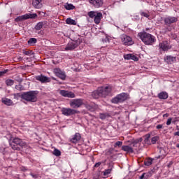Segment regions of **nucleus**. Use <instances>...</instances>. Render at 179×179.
<instances>
[{
    "label": "nucleus",
    "mask_w": 179,
    "mask_h": 179,
    "mask_svg": "<svg viewBox=\"0 0 179 179\" xmlns=\"http://www.w3.org/2000/svg\"><path fill=\"white\" fill-rule=\"evenodd\" d=\"M138 37L143 41V43H144V44H145V45H152V44L156 41V37H155V36L147 33L145 31L139 32L138 34Z\"/></svg>",
    "instance_id": "1"
},
{
    "label": "nucleus",
    "mask_w": 179,
    "mask_h": 179,
    "mask_svg": "<svg viewBox=\"0 0 179 179\" xmlns=\"http://www.w3.org/2000/svg\"><path fill=\"white\" fill-rule=\"evenodd\" d=\"M111 93L110 87H102L97 89L92 93L94 99H99V97H107Z\"/></svg>",
    "instance_id": "2"
},
{
    "label": "nucleus",
    "mask_w": 179,
    "mask_h": 179,
    "mask_svg": "<svg viewBox=\"0 0 179 179\" xmlns=\"http://www.w3.org/2000/svg\"><path fill=\"white\" fill-rule=\"evenodd\" d=\"M21 97L23 100H26V101H31V103L37 101V93L36 91L24 92L21 95Z\"/></svg>",
    "instance_id": "3"
},
{
    "label": "nucleus",
    "mask_w": 179,
    "mask_h": 179,
    "mask_svg": "<svg viewBox=\"0 0 179 179\" xmlns=\"http://www.w3.org/2000/svg\"><path fill=\"white\" fill-rule=\"evenodd\" d=\"M140 142H142V138L134 141L130 145H123L122 147V150H124V152H127V153H134V148H135V146H138L136 145Z\"/></svg>",
    "instance_id": "4"
},
{
    "label": "nucleus",
    "mask_w": 179,
    "mask_h": 179,
    "mask_svg": "<svg viewBox=\"0 0 179 179\" xmlns=\"http://www.w3.org/2000/svg\"><path fill=\"white\" fill-rule=\"evenodd\" d=\"M128 99H129V95L127 93L123 92L113 98L111 100V102L114 104H118V103H122L125 101V100H128Z\"/></svg>",
    "instance_id": "5"
},
{
    "label": "nucleus",
    "mask_w": 179,
    "mask_h": 179,
    "mask_svg": "<svg viewBox=\"0 0 179 179\" xmlns=\"http://www.w3.org/2000/svg\"><path fill=\"white\" fill-rule=\"evenodd\" d=\"M88 16L91 18L94 17V21L96 24H99L103 18V13L96 11H90L88 13Z\"/></svg>",
    "instance_id": "6"
},
{
    "label": "nucleus",
    "mask_w": 179,
    "mask_h": 179,
    "mask_svg": "<svg viewBox=\"0 0 179 179\" xmlns=\"http://www.w3.org/2000/svg\"><path fill=\"white\" fill-rule=\"evenodd\" d=\"M83 104H84V102L83 99H71L69 102L70 107L74 109L80 108V107H82Z\"/></svg>",
    "instance_id": "7"
},
{
    "label": "nucleus",
    "mask_w": 179,
    "mask_h": 179,
    "mask_svg": "<svg viewBox=\"0 0 179 179\" xmlns=\"http://www.w3.org/2000/svg\"><path fill=\"white\" fill-rule=\"evenodd\" d=\"M121 41L124 45H132L134 44V41L131 36L127 34H122L120 36Z\"/></svg>",
    "instance_id": "8"
},
{
    "label": "nucleus",
    "mask_w": 179,
    "mask_h": 179,
    "mask_svg": "<svg viewBox=\"0 0 179 179\" xmlns=\"http://www.w3.org/2000/svg\"><path fill=\"white\" fill-rule=\"evenodd\" d=\"M79 113L76 109H72L71 108H62V114L63 115H66V117H69L71 115H73L75 114H78Z\"/></svg>",
    "instance_id": "9"
},
{
    "label": "nucleus",
    "mask_w": 179,
    "mask_h": 179,
    "mask_svg": "<svg viewBox=\"0 0 179 179\" xmlns=\"http://www.w3.org/2000/svg\"><path fill=\"white\" fill-rule=\"evenodd\" d=\"M37 17V14H25L22 16L17 17L15 19V22H23V20H27V19H36Z\"/></svg>",
    "instance_id": "10"
},
{
    "label": "nucleus",
    "mask_w": 179,
    "mask_h": 179,
    "mask_svg": "<svg viewBox=\"0 0 179 179\" xmlns=\"http://www.w3.org/2000/svg\"><path fill=\"white\" fill-rule=\"evenodd\" d=\"M80 45V40L73 41L69 42L66 47L65 48L66 51H72V50H75V48H78V45Z\"/></svg>",
    "instance_id": "11"
},
{
    "label": "nucleus",
    "mask_w": 179,
    "mask_h": 179,
    "mask_svg": "<svg viewBox=\"0 0 179 179\" xmlns=\"http://www.w3.org/2000/svg\"><path fill=\"white\" fill-rule=\"evenodd\" d=\"M159 48H161L162 51H169V50L171 49V45H169L167 41H164L159 43Z\"/></svg>",
    "instance_id": "12"
},
{
    "label": "nucleus",
    "mask_w": 179,
    "mask_h": 179,
    "mask_svg": "<svg viewBox=\"0 0 179 179\" xmlns=\"http://www.w3.org/2000/svg\"><path fill=\"white\" fill-rule=\"evenodd\" d=\"M54 73H55L56 76H58V78H59L62 80H65V78H66V75H65V72L62 71V70L59 69H55Z\"/></svg>",
    "instance_id": "13"
},
{
    "label": "nucleus",
    "mask_w": 179,
    "mask_h": 179,
    "mask_svg": "<svg viewBox=\"0 0 179 179\" xmlns=\"http://www.w3.org/2000/svg\"><path fill=\"white\" fill-rule=\"evenodd\" d=\"M90 5H92L94 8H101L103 6V0H88Z\"/></svg>",
    "instance_id": "14"
},
{
    "label": "nucleus",
    "mask_w": 179,
    "mask_h": 179,
    "mask_svg": "<svg viewBox=\"0 0 179 179\" xmlns=\"http://www.w3.org/2000/svg\"><path fill=\"white\" fill-rule=\"evenodd\" d=\"M178 20V19L176 17H167L164 18V22L165 24L169 25L177 22Z\"/></svg>",
    "instance_id": "15"
},
{
    "label": "nucleus",
    "mask_w": 179,
    "mask_h": 179,
    "mask_svg": "<svg viewBox=\"0 0 179 179\" xmlns=\"http://www.w3.org/2000/svg\"><path fill=\"white\" fill-rule=\"evenodd\" d=\"M36 80L41 82V83H48V82H50V78L43 75L36 76Z\"/></svg>",
    "instance_id": "16"
},
{
    "label": "nucleus",
    "mask_w": 179,
    "mask_h": 179,
    "mask_svg": "<svg viewBox=\"0 0 179 179\" xmlns=\"http://www.w3.org/2000/svg\"><path fill=\"white\" fill-rule=\"evenodd\" d=\"M80 138H82L80 134L76 133L75 135H73L72 138L70 139V142H71V143H78V142L80 141Z\"/></svg>",
    "instance_id": "17"
},
{
    "label": "nucleus",
    "mask_w": 179,
    "mask_h": 179,
    "mask_svg": "<svg viewBox=\"0 0 179 179\" xmlns=\"http://www.w3.org/2000/svg\"><path fill=\"white\" fill-rule=\"evenodd\" d=\"M41 2H43V0H34L32 5L36 9H41V8H43V3Z\"/></svg>",
    "instance_id": "18"
},
{
    "label": "nucleus",
    "mask_w": 179,
    "mask_h": 179,
    "mask_svg": "<svg viewBox=\"0 0 179 179\" xmlns=\"http://www.w3.org/2000/svg\"><path fill=\"white\" fill-rule=\"evenodd\" d=\"M158 99L160 100H167L169 99V94L166 92H162L158 94Z\"/></svg>",
    "instance_id": "19"
},
{
    "label": "nucleus",
    "mask_w": 179,
    "mask_h": 179,
    "mask_svg": "<svg viewBox=\"0 0 179 179\" xmlns=\"http://www.w3.org/2000/svg\"><path fill=\"white\" fill-rule=\"evenodd\" d=\"M1 101L3 104L6 106H13V101L12 99L8 98H3L1 99Z\"/></svg>",
    "instance_id": "20"
},
{
    "label": "nucleus",
    "mask_w": 179,
    "mask_h": 179,
    "mask_svg": "<svg viewBox=\"0 0 179 179\" xmlns=\"http://www.w3.org/2000/svg\"><path fill=\"white\" fill-rule=\"evenodd\" d=\"M165 61L167 64H173V62H176V57L173 56H166Z\"/></svg>",
    "instance_id": "21"
},
{
    "label": "nucleus",
    "mask_w": 179,
    "mask_h": 179,
    "mask_svg": "<svg viewBox=\"0 0 179 179\" xmlns=\"http://www.w3.org/2000/svg\"><path fill=\"white\" fill-rule=\"evenodd\" d=\"M85 108L89 111H94L96 110V105L94 103H89L85 105Z\"/></svg>",
    "instance_id": "22"
},
{
    "label": "nucleus",
    "mask_w": 179,
    "mask_h": 179,
    "mask_svg": "<svg viewBox=\"0 0 179 179\" xmlns=\"http://www.w3.org/2000/svg\"><path fill=\"white\" fill-rule=\"evenodd\" d=\"M13 143H15V145H19V146H23V141L19 138H13Z\"/></svg>",
    "instance_id": "23"
},
{
    "label": "nucleus",
    "mask_w": 179,
    "mask_h": 179,
    "mask_svg": "<svg viewBox=\"0 0 179 179\" xmlns=\"http://www.w3.org/2000/svg\"><path fill=\"white\" fill-rule=\"evenodd\" d=\"M144 143L145 145H152V143L150 141V134L145 135V138L144 139Z\"/></svg>",
    "instance_id": "24"
},
{
    "label": "nucleus",
    "mask_w": 179,
    "mask_h": 179,
    "mask_svg": "<svg viewBox=\"0 0 179 179\" xmlns=\"http://www.w3.org/2000/svg\"><path fill=\"white\" fill-rule=\"evenodd\" d=\"M44 26V22H40L35 26V30H41Z\"/></svg>",
    "instance_id": "25"
},
{
    "label": "nucleus",
    "mask_w": 179,
    "mask_h": 179,
    "mask_svg": "<svg viewBox=\"0 0 179 179\" xmlns=\"http://www.w3.org/2000/svg\"><path fill=\"white\" fill-rule=\"evenodd\" d=\"M110 117V114L108 113H100L99 115V118L101 120H106V118H108Z\"/></svg>",
    "instance_id": "26"
},
{
    "label": "nucleus",
    "mask_w": 179,
    "mask_h": 179,
    "mask_svg": "<svg viewBox=\"0 0 179 179\" xmlns=\"http://www.w3.org/2000/svg\"><path fill=\"white\" fill-rule=\"evenodd\" d=\"M65 9H66L67 10H72L73 9H75V6H73L72 4H69V3H66V5L64 6Z\"/></svg>",
    "instance_id": "27"
},
{
    "label": "nucleus",
    "mask_w": 179,
    "mask_h": 179,
    "mask_svg": "<svg viewBox=\"0 0 179 179\" xmlns=\"http://www.w3.org/2000/svg\"><path fill=\"white\" fill-rule=\"evenodd\" d=\"M66 23L67 24H76V21H75L74 20H73L71 18H67L66 20Z\"/></svg>",
    "instance_id": "28"
},
{
    "label": "nucleus",
    "mask_w": 179,
    "mask_h": 179,
    "mask_svg": "<svg viewBox=\"0 0 179 179\" xmlns=\"http://www.w3.org/2000/svg\"><path fill=\"white\" fill-rule=\"evenodd\" d=\"M66 97H68L69 99H75L76 96L75 95V93L71 91H68Z\"/></svg>",
    "instance_id": "29"
},
{
    "label": "nucleus",
    "mask_w": 179,
    "mask_h": 179,
    "mask_svg": "<svg viewBox=\"0 0 179 179\" xmlns=\"http://www.w3.org/2000/svg\"><path fill=\"white\" fill-rule=\"evenodd\" d=\"M141 16H143L144 17H149L150 15L149 14V12L148 11H140Z\"/></svg>",
    "instance_id": "30"
},
{
    "label": "nucleus",
    "mask_w": 179,
    "mask_h": 179,
    "mask_svg": "<svg viewBox=\"0 0 179 179\" xmlns=\"http://www.w3.org/2000/svg\"><path fill=\"white\" fill-rule=\"evenodd\" d=\"M36 43H37V39H36L35 38H31L28 41V44H30L31 45H33V44H36Z\"/></svg>",
    "instance_id": "31"
},
{
    "label": "nucleus",
    "mask_w": 179,
    "mask_h": 179,
    "mask_svg": "<svg viewBox=\"0 0 179 179\" xmlns=\"http://www.w3.org/2000/svg\"><path fill=\"white\" fill-rule=\"evenodd\" d=\"M159 141V136H155L151 138V143L155 145Z\"/></svg>",
    "instance_id": "32"
},
{
    "label": "nucleus",
    "mask_w": 179,
    "mask_h": 179,
    "mask_svg": "<svg viewBox=\"0 0 179 179\" xmlns=\"http://www.w3.org/2000/svg\"><path fill=\"white\" fill-rule=\"evenodd\" d=\"M153 162V159H148L144 162L145 166H151L152 163Z\"/></svg>",
    "instance_id": "33"
},
{
    "label": "nucleus",
    "mask_w": 179,
    "mask_h": 179,
    "mask_svg": "<svg viewBox=\"0 0 179 179\" xmlns=\"http://www.w3.org/2000/svg\"><path fill=\"white\" fill-rule=\"evenodd\" d=\"M13 83H15L13 80L8 79L6 80V84L7 86H13Z\"/></svg>",
    "instance_id": "34"
},
{
    "label": "nucleus",
    "mask_w": 179,
    "mask_h": 179,
    "mask_svg": "<svg viewBox=\"0 0 179 179\" xmlns=\"http://www.w3.org/2000/svg\"><path fill=\"white\" fill-rule=\"evenodd\" d=\"M59 94L63 96V97H67L68 96V91L66 90H60Z\"/></svg>",
    "instance_id": "35"
},
{
    "label": "nucleus",
    "mask_w": 179,
    "mask_h": 179,
    "mask_svg": "<svg viewBox=\"0 0 179 179\" xmlns=\"http://www.w3.org/2000/svg\"><path fill=\"white\" fill-rule=\"evenodd\" d=\"M53 155H54L55 156H57V157L61 156V151H59V150L55 148V149L54 150V151H53Z\"/></svg>",
    "instance_id": "36"
},
{
    "label": "nucleus",
    "mask_w": 179,
    "mask_h": 179,
    "mask_svg": "<svg viewBox=\"0 0 179 179\" xmlns=\"http://www.w3.org/2000/svg\"><path fill=\"white\" fill-rule=\"evenodd\" d=\"M113 171V168L106 169L103 171V176H108V174H111V171Z\"/></svg>",
    "instance_id": "37"
},
{
    "label": "nucleus",
    "mask_w": 179,
    "mask_h": 179,
    "mask_svg": "<svg viewBox=\"0 0 179 179\" xmlns=\"http://www.w3.org/2000/svg\"><path fill=\"white\" fill-rule=\"evenodd\" d=\"M23 54H24V55H33L34 53H33V51L31 50H29V51L24 50Z\"/></svg>",
    "instance_id": "38"
},
{
    "label": "nucleus",
    "mask_w": 179,
    "mask_h": 179,
    "mask_svg": "<svg viewBox=\"0 0 179 179\" xmlns=\"http://www.w3.org/2000/svg\"><path fill=\"white\" fill-rule=\"evenodd\" d=\"M131 57H132V54H127L124 55V59H127V60L131 59Z\"/></svg>",
    "instance_id": "39"
},
{
    "label": "nucleus",
    "mask_w": 179,
    "mask_h": 179,
    "mask_svg": "<svg viewBox=\"0 0 179 179\" xmlns=\"http://www.w3.org/2000/svg\"><path fill=\"white\" fill-rule=\"evenodd\" d=\"M15 89L17 90L22 91V90H23V86H22V85H20V84L17 85H15Z\"/></svg>",
    "instance_id": "40"
},
{
    "label": "nucleus",
    "mask_w": 179,
    "mask_h": 179,
    "mask_svg": "<svg viewBox=\"0 0 179 179\" xmlns=\"http://www.w3.org/2000/svg\"><path fill=\"white\" fill-rule=\"evenodd\" d=\"M117 146H122V141H117L114 145V148H117Z\"/></svg>",
    "instance_id": "41"
},
{
    "label": "nucleus",
    "mask_w": 179,
    "mask_h": 179,
    "mask_svg": "<svg viewBox=\"0 0 179 179\" xmlns=\"http://www.w3.org/2000/svg\"><path fill=\"white\" fill-rule=\"evenodd\" d=\"M145 179L150 178L152 177V172H148L147 173H145Z\"/></svg>",
    "instance_id": "42"
},
{
    "label": "nucleus",
    "mask_w": 179,
    "mask_h": 179,
    "mask_svg": "<svg viewBox=\"0 0 179 179\" xmlns=\"http://www.w3.org/2000/svg\"><path fill=\"white\" fill-rule=\"evenodd\" d=\"M173 117H169L166 121V125H171Z\"/></svg>",
    "instance_id": "43"
},
{
    "label": "nucleus",
    "mask_w": 179,
    "mask_h": 179,
    "mask_svg": "<svg viewBox=\"0 0 179 179\" xmlns=\"http://www.w3.org/2000/svg\"><path fill=\"white\" fill-rule=\"evenodd\" d=\"M133 61H138V57L136 55H131V59Z\"/></svg>",
    "instance_id": "44"
},
{
    "label": "nucleus",
    "mask_w": 179,
    "mask_h": 179,
    "mask_svg": "<svg viewBox=\"0 0 179 179\" xmlns=\"http://www.w3.org/2000/svg\"><path fill=\"white\" fill-rule=\"evenodd\" d=\"M157 129H163V124H157L156 126Z\"/></svg>",
    "instance_id": "45"
},
{
    "label": "nucleus",
    "mask_w": 179,
    "mask_h": 179,
    "mask_svg": "<svg viewBox=\"0 0 179 179\" xmlns=\"http://www.w3.org/2000/svg\"><path fill=\"white\" fill-rule=\"evenodd\" d=\"M30 176H31V177L33 178H38V175H37V174H34V173H30Z\"/></svg>",
    "instance_id": "46"
},
{
    "label": "nucleus",
    "mask_w": 179,
    "mask_h": 179,
    "mask_svg": "<svg viewBox=\"0 0 179 179\" xmlns=\"http://www.w3.org/2000/svg\"><path fill=\"white\" fill-rule=\"evenodd\" d=\"M6 72H8V70H4L3 71H0V76H3V75H5V73H6Z\"/></svg>",
    "instance_id": "47"
},
{
    "label": "nucleus",
    "mask_w": 179,
    "mask_h": 179,
    "mask_svg": "<svg viewBox=\"0 0 179 179\" xmlns=\"http://www.w3.org/2000/svg\"><path fill=\"white\" fill-rule=\"evenodd\" d=\"M18 97H20V94H19V93L14 94V99L17 100Z\"/></svg>",
    "instance_id": "48"
},
{
    "label": "nucleus",
    "mask_w": 179,
    "mask_h": 179,
    "mask_svg": "<svg viewBox=\"0 0 179 179\" xmlns=\"http://www.w3.org/2000/svg\"><path fill=\"white\" fill-rule=\"evenodd\" d=\"M101 165V162H97L94 164V167L95 168L100 167Z\"/></svg>",
    "instance_id": "49"
},
{
    "label": "nucleus",
    "mask_w": 179,
    "mask_h": 179,
    "mask_svg": "<svg viewBox=\"0 0 179 179\" xmlns=\"http://www.w3.org/2000/svg\"><path fill=\"white\" fill-rule=\"evenodd\" d=\"M178 131H176L173 134L174 136H179V129H178Z\"/></svg>",
    "instance_id": "50"
},
{
    "label": "nucleus",
    "mask_w": 179,
    "mask_h": 179,
    "mask_svg": "<svg viewBox=\"0 0 179 179\" xmlns=\"http://www.w3.org/2000/svg\"><path fill=\"white\" fill-rule=\"evenodd\" d=\"M140 179H145V173L140 176Z\"/></svg>",
    "instance_id": "51"
},
{
    "label": "nucleus",
    "mask_w": 179,
    "mask_h": 179,
    "mask_svg": "<svg viewBox=\"0 0 179 179\" xmlns=\"http://www.w3.org/2000/svg\"><path fill=\"white\" fill-rule=\"evenodd\" d=\"M102 41L104 43H107L108 41V38L106 37L105 39H103Z\"/></svg>",
    "instance_id": "52"
},
{
    "label": "nucleus",
    "mask_w": 179,
    "mask_h": 179,
    "mask_svg": "<svg viewBox=\"0 0 179 179\" xmlns=\"http://www.w3.org/2000/svg\"><path fill=\"white\" fill-rule=\"evenodd\" d=\"M171 166H173V162L171 161L169 164H168V167H171Z\"/></svg>",
    "instance_id": "53"
},
{
    "label": "nucleus",
    "mask_w": 179,
    "mask_h": 179,
    "mask_svg": "<svg viewBox=\"0 0 179 179\" xmlns=\"http://www.w3.org/2000/svg\"><path fill=\"white\" fill-rule=\"evenodd\" d=\"M163 117H166L167 118V117H169V113H166L163 115Z\"/></svg>",
    "instance_id": "54"
},
{
    "label": "nucleus",
    "mask_w": 179,
    "mask_h": 179,
    "mask_svg": "<svg viewBox=\"0 0 179 179\" xmlns=\"http://www.w3.org/2000/svg\"><path fill=\"white\" fill-rule=\"evenodd\" d=\"M111 152H112L111 150H108V152H107V153H108V154H110V153H111Z\"/></svg>",
    "instance_id": "55"
},
{
    "label": "nucleus",
    "mask_w": 179,
    "mask_h": 179,
    "mask_svg": "<svg viewBox=\"0 0 179 179\" xmlns=\"http://www.w3.org/2000/svg\"><path fill=\"white\" fill-rule=\"evenodd\" d=\"M176 148H179V144H176Z\"/></svg>",
    "instance_id": "56"
},
{
    "label": "nucleus",
    "mask_w": 179,
    "mask_h": 179,
    "mask_svg": "<svg viewBox=\"0 0 179 179\" xmlns=\"http://www.w3.org/2000/svg\"><path fill=\"white\" fill-rule=\"evenodd\" d=\"M172 122H176V120H173V119H172Z\"/></svg>",
    "instance_id": "57"
},
{
    "label": "nucleus",
    "mask_w": 179,
    "mask_h": 179,
    "mask_svg": "<svg viewBox=\"0 0 179 179\" xmlns=\"http://www.w3.org/2000/svg\"><path fill=\"white\" fill-rule=\"evenodd\" d=\"M148 30H149V28H147V29H146V31H148Z\"/></svg>",
    "instance_id": "58"
},
{
    "label": "nucleus",
    "mask_w": 179,
    "mask_h": 179,
    "mask_svg": "<svg viewBox=\"0 0 179 179\" xmlns=\"http://www.w3.org/2000/svg\"><path fill=\"white\" fill-rule=\"evenodd\" d=\"M0 40H1V38H0Z\"/></svg>",
    "instance_id": "59"
}]
</instances>
